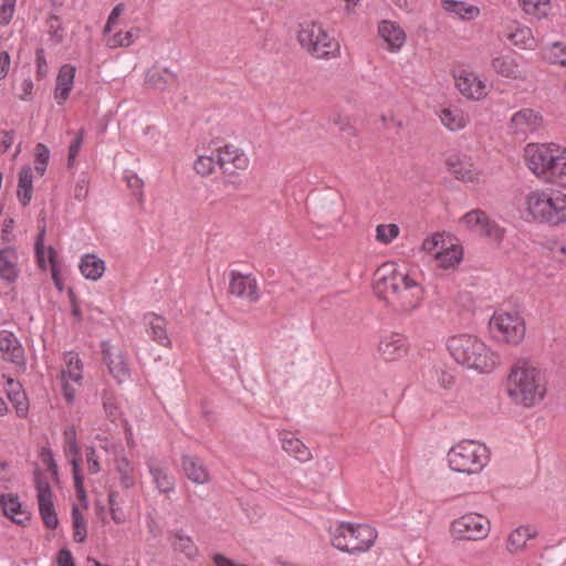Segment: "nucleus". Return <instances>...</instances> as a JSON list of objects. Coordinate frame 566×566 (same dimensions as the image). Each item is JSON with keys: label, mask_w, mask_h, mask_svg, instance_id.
<instances>
[{"label": "nucleus", "mask_w": 566, "mask_h": 566, "mask_svg": "<svg viewBox=\"0 0 566 566\" xmlns=\"http://www.w3.org/2000/svg\"><path fill=\"white\" fill-rule=\"evenodd\" d=\"M374 289L395 311L402 313L416 310L423 296L419 282L395 262L384 263L377 269Z\"/></svg>", "instance_id": "nucleus-1"}, {"label": "nucleus", "mask_w": 566, "mask_h": 566, "mask_svg": "<svg viewBox=\"0 0 566 566\" xmlns=\"http://www.w3.org/2000/svg\"><path fill=\"white\" fill-rule=\"evenodd\" d=\"M548 392L546 373L527 360H518L507 376L506 394L511 401L523 408L541 405Z\"/></svg>", "instance_id": "nucleus-2"}, {"label": "nucleus", "mask_w": 566, "mask_h": 566, "mask_svg": "<svg viewBox=\"0 0 566 566\" xmlns=\"http://www.w3.org/2000/svg\"><path fill=\"white\" fill-rule=\"evenodd\" d=\"M528 169L538 178L566 187V148L551 144H528L524 149Z\"/></svg>", "instance_id": "nucleus-3"}, {"label": "nucleus", "mask_w": 566, "mask_h": 566, "mask_svg": "<svg viewBox=\"0 0 566 566\" xmlns=\"http://www.w3.org/2000/svg\"><path fill=\"white\" fill-rule=\"evenodd\" d=\"M527 216L535 222L558 226L566 222V195L559 190L537 189L525 197Z\"/></svg>", "instance_id": "nucleus-4"}, {"label": "nucleus", "mask_w": 566, "mask_h": 566, "mask_svg": "<svg viewBox=\"0 0 566 566\" xmlns=\"http://www.w3.org/2000/svg\"><path fill=\"white\" fill-rule=\"evenodd\" d=\"M450 469L467 475L480 474L491 460V451L485 443L463 439L450 448L447 454Z\"/></svg>", "instance_id": "nucleus-5"}, {"label": "nucleus", "mask_w": 566, "mask_h": 566, "mask_svg": "<svg viewBox=\"0 0 566 566\" xmlns=\"http://www.w3.org/2000/svg\"><path fill=\"white\" fill-rule=\"evenodd\" d=\"M378 533L368 524L340 522L331 527L332 545L348 554H361L371 548Z\"/></svg>", "instance_id": "nucleus-6"}, {"label": "nucleus", "mask_w": 566, "mask_h": 566, "mask_svg": "<svg viewBox=\"0 0 566 566\" xmlns=\"http://www.w3.org/2000/svg\"><path fill=\"white\" fill-rule=\"evenodd\" d=\"M489 333L497 343L516 346L526 334V323L517 311L499 310L489 319Z\"/></svg>", "instance_id": "nucleus-7"}, {"label": "nucleus", "mask_w": 566, "mask_h": 566, "mask_svg": "<svg viewBox=\"0 0 566 566\" xmlns=\"http://www.w3.org/2000/svg\"><path fill=\"white\" fill-rule=\"evenodd\" d=\"M303 49L317 59H332L339 54V44L318 22H305L298 31Z\"/></svg>", "instance_id": "nucleus-8"}, {"label": "nucleus", "mask_w": 566, "mask_h": 566, "mask_svg": "<svg viewBox=\"0 0 566 566\" xmlns=\"http://www.w3.org/2000/svg\"><path fill=\"white\" fill-rule=\"evenodd\" d=\"M421 249L433 258L437 266L444 270L457 268L463 259L461 244L455 238L444 233L437 232L427 237Z\"/></svg>", "instance_id": "nucleus-9"}, {"label": "nucleus", "mask_w": 566, "mask_h": 566, "mask_svg": "<svg viewBox=\"0 0 566 566\" xmlns=\"http://www.w3.org/2000/svg\"><path fill=\"white\" fill-rule=\"evenodd\" d=\"M491 530V523L484 515L467 513L451 523V535L457 539L480 541L485 538Z\"/></svg>", "instance_id": "nucleus-10"}, {"label": "nucleus", "mask_w": 566, "mask_h": 566, "mask_svg": "<svg viewBox=\"0 0 566 566\" xmlns=\"http://www.w3.org/2000/svg\"><path fill=\"white\" fill-rule=\"evenodd\" d=\"M35 490L39 512L44 525L54 530L59 525V518L53 504V493L50 483L42 474L35 475Z\"/></svg>", "instance_id": "nucleus-11"}, {"label": "nucleus", "mask_w": 566, "mask_h": 566, "mask_svg": "<svg viewBox=\"0 0 566 566\" xmlns=\"http://www.w3.org/2000/svg\"><path fill=\"white\" fill-rule=\"evenodd\" d=\"M459 223L463 229L479 235H486L494 240H501L503 237V230L482 210L476 209L465 213Z\"/></svg>", "instance_id": "nucleus-12"}, {"label": "nucleus", "mask_w": 566, "mask_h": 566, "mask_svg": "<svg viewBox=\"0 0 566 566\" xmlns=\"http://www.w3.org/2000/svg\"><path fill=\"white\" fill-rule=\"evenodd\" d=\"M455 86L468 99L482 101L489 94L488 83L479 74L462 70L454 75Z\"/></svg>", "instance_id": "nucleus-13"}, {"label": "nucleus", "mask_w": 566, "mask_h": 566, "mask_svg": "<svg viewBox=\"0 0 566 566\" xmlns=\"http://www.w3.org/2000/svg\"><path fill=\"white\" fill-rule=\"evenodd\" d=\"M543 126V116L532 108H522L515 112L509 123L512 134L527 137Z\"/></svg>", "instance_id": "nucleus-14"}, {"label": "nucleus", "mask_w": 566, "mask_h": 566, "mask_svg": "<svg viewBox=\"0 0 566 566\" xmlns=\"http://www.w3.org/2000/svg\"><path fill=\"white\" fill-rule=\"evenodd\" d=\"M377 31L381 45L391 53L399 52L406 43V31L397 22L382 20L378 23Z\"/></svg>", "instance_id": "nucleus-15"}, {"label": "nucleus", "mask_w": 566, "mask_h": 566, "mask_svg": "<svg viewBox=\"0 0 566 566\" xmlns=\"http://www.w3.org/2000/svg\"><path fill=\"white\" fill-rule=\"evenodd\" d=\"M504 36L520 50L534 51L538 48V40L533 30L517 21H512L504 30Z\"/></svg>", "instance_id": "nucleus-16"}, {"label": "nucleus", "mask_w": 566, "mask_h": 566, "mask_svg": "<svg viewBox=\"0 0 566 566\" xmlns=\"http://www.w3.org/2000/svg\"><path fill=\"white\" fill-rule=\"evenodd\" d=\"M446 347L449 354H482L486 346L476 335L460 333L450 336Z\"/></svg>", "instance_id": "nucleus-17"}, {"label": "nucleus", "mask_w": 566, "mask_h": 566, "mask_svg": "<svg viewBox=\"0 0 566 566\" xmlns=\"http://www.w3.org/2000/svg\"><path fill=\"white\" fill-rule=\"evenodd\" d=\"M218 166L223 172H233L235 169L245 170L249 167L248 156L238 147L226 145L216 150Z\"/></svg>", "instance_id": "nucleus-18"}, {"label": "nucleus", "mask_w": 566, "mask_h": 566, "mask_svg": "<svg viewBox=\"0 0 566 566\" xmlns=\"http://www.w3.org/2000/svg\"><path fill=\"white\" fill-rule=\"evenodd\" d=\"M229 290L231 294L249 302H256L261 296L255 277L249 274L232 272Z\"/></svg>", "instance_id": "nucleus-19"}, {"label": "nucleus", "mask_w": 566, "mask_h": 566, "mask_svg": "<svg viewBox=\"0 0 566 566\" xmlns=\"http://www.w3.org/2000/svg\"><path fill=\"white\" fill-rule=\"evenodd\" d=\"M492 70L500 76L514 80L526 81L527 72L520 66L512 54H500L491 61Z\"/></svg>", "instance_id": "nucleus-20"}, {"label": "nucleus", "mask_w": 566, "mask_h": 566, "mask_svg": "<svg viewBox=\"0 0 566 566\" xmlns=\"http://www.w3.org/2000/svg\"><path fill=\"white\" fill-rule=\"evenodd\" d=\"M447 165L455 178L462 181H474L480 174L472 159L464 154H451Z\"/></svg>", "instance_id": "nucleus-21"}, {"label": "nucleus", "mask_w": 566, "mask_h": 566, "mask_svg": "<svg viewBox=\"0 0 566 566\" xmlns=\"http://www.w3.org/2000/svg\"><path fill=\"white\" fill-rule=\"evenodd\" d=\"M19 253L15 247L7 245L0 249V279L14 283L19 279Z\"/></svg>", "instance_id": "nucleus-22"}, {"label": "nucleus", "mask_w": 566, "mask_h": 566, "mask_svg": "<svg viewBox=\"0 0 566 566\" xmlns=\"http://www.w3.org/2000/svg\"><path fill=\"white\" fill-rule=\"evenodd\" d=\"M441 7L446 13L462 21L470 22L481 15V8L463 0H441Z\"/></svg>", "instance_id": "nucleus-23"}, {"label": "nucleus", "mask_w": 566, "mask_h": 566, "mask_svg": "<svg viewBox=\"0 0 566 566\" xmlns=\"http://www.w3.org/2000/svg\"><path fill=\"white\" fill-rule=\"evenodd\" d=\"M76 67L71 64H63L56 75L54 99L59 105H63L70 96L74 86Z\"/></svg>", "instance_id": "nucleus-24"}, {"label": "nucleus", "mask_w": 566, "mask_h": 566, "mask_svg": "<svg viewBox=\"0 0 566 566\" xmlns=\"http://www.w3.org/2000/svg\"><path fill=\"white\" fill-rule=\"evenodd\" d=\"M181 468L186 476L196 484H206L210 481V473L207 465L196 455L184 454Z\"/></svg>", "instance_id": "nucleus-25"}, {"label": "nucleus", "mask_w": 566, "mask_h": 566, "mask_svg": "<svg viewBox=\"0 0 566 566\" xmlns=\"http://www.w3.org/2000/svg\"><path fill=\"white\" fill-rule=\"evenodd\" d=\"M279 440L282 449L297 461L304 463L312 460L310 449L292 432L281 431L279 433Z\"/></svg>", "instance_id": "nucleus-26"}, {"label": "nucleus", "mask_w": 566, "mask_h": 566, "mask_svg": "<svg viewBox=\"0 0 566 566\" xmlns=\"http://www.w3.org/2000/svg\"><path fill=\"white\" fill-rule=\"evenodd\" d=\"M455 363L465 371L489 374L497 366L494 356H454Z\"/></svg>", "instance_id": "nucleus-27"}, {"label": "nucleus", "mask_w": 566, "mask_h": 566, "mask_svg": "<svg viewBox=\"0 0 566 566\" xmlns=\"http://www.w3.org/2000/svg\"><path fill=\"white\" fill-rule=\"evenodd\" d=\"M144 324L147 327L148 336L159 345L168 347L170 338L167 334V322L165 317L155 313H148L144 316Z\"/></svg>", "instance_id": "nucleus-28"}, {"label": "nucleus", "mask_w": 566, "mask_h": 566, "mask_svg": "<svg viewBox=\"0 0 566 566\" xmlns=\"http://www.w3.org/2000/svg\"><path fill=\"white\" fill-rule=\"evenodd\" d=\"M3 514L17 524H24L30 520V513L23 507L19 496L12 493L0 496Z\"/></svg>", "instance_id": "nucleus-29"}, {"label": "nucleus", "mask_w": 566, "mask_h": 566, "mask_svg": "<svg viewBox=\"0 0 566 566\" xmlns=\"http://www.w3.org/2000/svg\"><path fill=\"white\" fill-rule=\"evenodd\" d=\"M437 115L441 124L450 132L461 130L469 123L465 112L455 106H442Z\"/></svg>", "instance_id": "nucleus-30"}, {"label": "nucleus", "mask_w": 566, "mask_h": 566, "mask_svg": "<svg viewBox=\"0 0 566 566\" xmlns=\"http://www.w3.org/2000/svg\"><path fill=\"white\" fill-rule=\"evenodd\" d=\"M6 395L15 409L17 416L24 418L29 411V401L21 384L9 377L7 379Z\"/></svg>", "instance_id": "nucleus-31"}, {"label": "nucleus", "mask_w": 566, "mask_h": 566, "mask_svg": "<svg viewBox=\"0 0 566 566\" xmlns=\"http://www.w3.org/2000/svg\"><path fill=\"white\" fill-rule=\"evenodd\" d=\"M78 269L81 274L91 281H98L105 273V261L95 254H84L81 258Z\"/></svg>", "instance_id": "nucleus-32"}, {"label": "nucleus", "mask_w": 566, "mask_h": 566, "mask_svg": "<svg viewBox=\"0 0 566 566\" xmlns=\"http://www.w3.org/2000/svg\"><path fill=\"white\" fill-rule=\"evenodd\" d=\"M177 82L175 73L167 69L155 66L147 72L146 83L155 90L164 91Z\"/></svg>", "instance_id": "nucleus-33"}, {"label": "nucleus", "mask_w": 566, "mask_h": 566, "mask_svg": "<svg viewBox=\"0 0 566 566\" xmlns=\"http://www.w3.org/2000/svg\"><path fill=\"white\" fill-rule=\"evenodd\" d=\"M148 469L159 492L170 493L175 490V479L168 474L166 468L155 462H148Z\"/></svg>", "instance_id": "nucleus-34"}, {"label": "nucleus", "mask_w": 566, "mask_h": 566, "mask_svg": "<svg viewBox=\"0 0 566 566\" xmlns=\"http://www.w3.org/2000/svg\"><path fill=\"white\" fill-rule=\"evenodd\" d=\"M378 350L382 354H395L397 352H408V339L398 333L384 334L378 344Z\"/></svg>", "instance_id": "nucleus-35"}, {"label": "nucleus", "mask_w": 566, "mask_h": 566, "mask_svg": "<svg viewBox=\"0 0 566 566\" xmlns=\"http://www.w3.org/2000/svg\"><path fill=\"white\" fill-rule=\"evenodd\" d=\"M552 0H517L522 11L534 19L542 20L551 11Z\"/></svg>", "instance_id": "nucleus-36"}, {"label": "nucleus", "mask_w": 566, "mask_h": 566, "mask_svg": "<svg viewBox=\"0 0 566 566\" xmlns=\"http://www.w3.org/2000/svg\"><path fill=\"white\" fill-rule=\"evenodd\" d=\"M536 531L531 528L530 526H520L515 528L507 538V549L511 553H516L522 551L527 541L535 537Z\"/></svg>", "instance_id": "nucleus-37"}, {"label": "nucleus", "mask_w": 566, "mask_h": 566, "mask_svg": "<svg viewBox=\"0 0 566 566\" xmlns=\"http://www.w3.org/2000/svg\"><path fill=\"white\" fill-rule=\"evenodd\" d=\"M172 537V547L175 551L182 553L186 557L192 558L197 555V546L192 538L185 534L182 531H175L170 533Z\"/></svg>", "instance_id": "nucleus-38"}, {"label": "nucleus", "mask_w": 566, "mask_h": 566, "mask_svg": "<svg viewBox=\"0 0 566 566\" xmlns=\"http://www.w3.org/2000/svg\"><path fill=\"white\" fill-rule=\"evenodd\" d=\"M543 59L551 64L566 67V45L560 42H554L542 51Z\"/></svg>", "instance_id": "nucleus-39"}, {"label": "nucleus", "mask_w": 566, "mask_h": 566, "mask_svg": "<svg viewBox=\"0 0 566 566\" xmlns=\"http://www.w3.org/2000/svg\"><path fill=\"white\" fill-rule=\"evenodd\" d=\"M138 29L119 31L106 40V45L111 49L129 46L138 38Z\"/></svg>", "instance_id": "nucleus-40"}, {"label": "nucleus", "mask_w": 566, "mask_h": 566, "mask_svg": "<svg viewBox=\"0 0 566 566\" xmlns=\"http://www.w3.org/2000/svg\"><path fill=\"white\" fill-rule=\"evenodd\" d=\"M543 250L548 258L556 262L566 261V244L557 239H547L543 243Z\"/></svg>", "instance_id": "nucleus-41"}, {"label": "nucleus", "mask_w": 566, "mask_h": 566, "mask_svg": "<svg viewBox=\"0 0 566 566\" xmlns=\"http://www.w3.org/2000/svg\"><path fill=\"white\" fill-rule=\"evenodd\" d=\"M216 166H218V158L216 150H213L209 155H199L193 164V169L198 175L209 176L213 172Z\"/></svg>", "instance_id": "nucleus-42"}, {"label": "nucleus", "mask_w": 566, "mask_h": 566, "mask_svg": "<svg viewBox=\"0 0 566 566\" xmlns=\"http://www.w3.org/2000/svg\"><path fill=\"white\" fill-rule=\"evenodd\" d=\"M82 368L83 364L77 356H72L69 360L66 368L62 370L61 379H69L73 381L77 387L82 384Z\"/></svg>", "instance_id": "nucleus-43"}, {"label": "nucleus", "mask_w": 566, "mask_h": 566, "mask_svg": "<svg viewBox=\"0 0 566 566\" xmlns=\"http://www.w3.org/2000/svg\"><path fill=\"white\" fill-rule=\"evenodd\" d=\"M106 365L108 366L109 373L117 379L123 381L128 377V367L124 361V356H106Z\"/></svg>", "instance_id": "nucleus-44"}, {"label": "nucleus", "mask_w": 566, "mask_h": 566, "mask_svg": "<svg viewBox=\"0 0 566 566\" xmlns=\"http://www.w3.org/2000/svg\"><path fill=\"white\" fill-rule=\"evenodd\" d=\"M72 521H73V538L77 543H83L87 535L86 522L81 513L78 506L73 505L72 507Z\"/></svg>", "instance_id": "nucleus-45"}, {"label": "nucleus", "mask_w": 566, "mask_h": 566, "mask_svg": "<svg viewBox=\"0 0 566 566\" xmlns=\"http://www.w3.org/2000/svg\"><path fill=\"white\" fill-rule=\"evenodd\" d=\"M116 469L120 475V485L125 489L133 488L135 484L133 475L134 469L129 461L125 457L117 459Z\"/></svg>", "instance_id": "nucleus-46"}, {"label": "nucleus", "mask_w": 566, "mask_h": 566, "mask_svg": "<svg viewBox=\"0 0 566 566\" xmlns=\"http://www.w3.org/2000/svg\"><path fill=\"white\" fill-rule=\"evenodd\" d=\"M64 451L66 457L71 460L80 458V448L76 440V431L74 427H69L64 430Z\"/></svg>", "instance_id": "nucleus-47"}, {"label": "nucleus", "mask_w": 566, "mask_h": 566, "mask_svg": "<svg viewBox=\"0 0 566 566\" xmlns=\"http://www.w3.org/2000/svg\"><path fill=\"white\" fill-rule=\"evenodd\" d=\"M399 234V227L395 223L379 224L376 228V240L382 244L391 243Z\"/></svg>", "instance_id": "nucleus-48"}, {"label": "nucleus", "mask_w": 566, "mask_h": 566, "mask_svg": "<svg viewBox=\"0 0 566 566\" xmlns=\"http://www.w3.org/2000/svg\"><path fill=\"white\" fill-rule=\"evenodd\" d=\"M50 160V149L44 144H38L35 147L34 169L39 176H43Z\"/></svg>", "instance_id": "nucleus-49"}, {"label": "nucleus", "mask_w": 566, "mask_h": 566, "mask_svg": "<svg viewBox=\"0 0 566 566\" xmlns=\"http://www.w3.org/2000/svg\"><path fill=\"white\" fill-rule=\"evenodd\" d=\"M45 231V226L43 224L39 230L34 244L36 262L39 268L42 270L46 269L45 254H48V248L44 245Z\"/></svg>", "instance_id": "nucleus-50"}, {"label": "nucleus", "mask_w": 566, "mask_h": 566, "mask_svg": "<svg viewBox=\"0 0 566 566\" xmlns=\"http://www.w3.org/2000/svg\"><path fill=\"white\" fill-rule=\"evenodd\" d=\"M21 344L13 333L9 331H0V352L10 354L19 350Z\"/></svg>", "instance_id": "nucleus-51"}, {"label": "nucleus", "mask_w": 566, "mask_h": 566, "mask_svg": "<svg viewBox=\"0 0 566 566\" xmlns=\"http://www.w3.org/2000/svg\"><path fill=\"white\" fill-rule=\"evenodd\" d=\"M84 142V130L80 129L69 146V155H67V167H73L76 160V157L83 146Z\"/></svg>", "instance_id": "nucleus-52"}, {"label": "nucleus", "mask_w": 566, "mask_h": 566, "mask_svg": "<svg viewBox=\"0 0 566 566\" xmlns=\"http://www.w3.org/2000/svg\"><path fill=\"white\" fill-rule=\"evenodd\" d=\"M48 261L51 265V275H52L53 283L60 291H62L63 283L60 277V270L56 264V252L52 247L48 248Z\"/></svg>", "instance_id": "nucleus-53"}, {"label": "nucleus", "mask_w": 566, "mask_h": 566, "mask_svg": "<svg viewBox=\"0 0 566 566\" xmlns=\"http://www.w3.org/2000/svg\"><path fill=\"white\" fill-rule=\"evenodd\" d=\"M90 178L86 174H81L74 187V198L78 201L84 200L88 195Z\"/></svg>", "instance_id": "nucleus-54"}, {"label": "nucleus", "mask_w": 566, "mask_h": 566, "mask_svg": "<svg viewBox=\"0 0 566 566\" xmlns=\"http://www.w3.org/2000/svg\"><path fill=\"white\" fill-rule=\"evenodd\" d=\"M17 0H2L0 7V24L7 25L13 18Z\"/></svg>", "instance_id": "nucleus-55"}, {"label": "nucleus", "mask_w": 566, "mask_h": 566, "mask_svg": "<svg viewBox=\"0 0 566 566\" xmlns=\"http://www.w3.org/2000/svg\"><path fill=\"white\" fill-rule=\"evenodd\" d=\"M80 463H81V458L71 459L75 489H76L80 497H85V492H84V488H83V476L81 474Z\"/></svg>", "instance_id": "nucleus-56"}, {"label": "nucleus", "mask_w": 566, "mask_h": 566, "mask_svg": "<svg viewBox=\"0 0 566 566\" xmlns=\"http://www.w3.org/2000/svg\"><path fill=\"white\" fill-rule=\"evenodd\" d=\"M124 10H125V4L124 3H118V4H116L113 8V10L111 11V13L108 15V19H107V22L105 24V28H104V33L105 34L112 32L114 25L117 24L118 18L124 12Z\"/></svg>", "instance_id": "nucleus-57"}, {"label": "nucleus", "mask_w": 566, "mask_h": 566, "mask_svg": "<svg viewBox=\"0 0 566 566\" xmlns=\"http://www.w3.org/2000/svg\"><path fill=\"white\" fill-rule=\"evenodd\" d=\"M18 187L33 189V177H32L31 167H29V166L22 167V169L19 174Z\"/></svg>", "instance_id": "nucleus-58"}, {"label": "nucleus", "mask_w": 566, "mask_h": 566, "mask_svg": "<svg viewBox=\"0 0 566 566\" xmlns=\"http://www.w3.org/2000/svg\"><path fill=\"white\" fill-rule=\"evenodd\" d=\"M87 470L91 474L99 472L101 467L94 448L86 449Z\"/></svg>", "instance_id": "nucleus-59"}, {"label": "nucleus", "mask_w": 566, "mask_h": 566, "mask_svg": "<svg viewBox=\"0 0 566 566\" xmlns=\"http://www.w3.org/2000/svg\"><path fill=\"white\" fill-rule=\"evenodd\" d=\"M77 388L78 387L73 381L62 379L63 396L67 402H73Z\"/></svg>", "instance_id": "nucleus-60"}, {"label": "nucleus", "mask_w": 566, "mask_h": 566, "mask_svg": "<svg viewBox=\"0 0 566 566\" xmlns=\"http://www.w3.org/2000/svg\"><path fill=\"white\" fill-rule=\"evenodd\" d=\"M117 493L116 492H111L109 495H108V504H109V511H111V515H112V518L115 523H123V518L120 516H118L117 512L120 510L117 501H116V497H117Z\"/></svg>", "instance_id": "nucleus-61"}, {"label": "nucleus", "mask_w": 566, "mask_h": 566, "mask_svg": "<svg viewBox=\"0 0 566 566\" xmlns=\"http://www.w3.org/2000/svg\"><path fill=\"white\" fill-rule=\"evenodd\" d=\"M57 566H75L72 553L67 548H62L59 552Z\"/></svg>", "instance_id": "nucleus-62"}, {"label": "nucleus", "mask_w": 566, "mask_h": 566, "mask_svg": "<svg viewBox=\"0 0 566 566\" xmlns=\"http://www.w3.org/2000/svg\"><path fill=\"white\" fill-rule=\"evenodd\" d=\"M11 59L7 51L0 53V80L4 78L10 69Z\"/></svg>", "instance_id": "nucleus-63"}, {"label": "nucleus", "mask_w": 566, "mask_h": 566, "mask_svg": "<svg viewBox=\"0 0 566 566\" xmlns=\"http://www.w3.org/2000/svg\"><path fill=\"white\" fill-rule=\"evenodd\" d=\"M18 199L22 206H28L32 198V189L18 187Z\"/></svg>", "instance_id": "nucleus-64"}]
</instances>
